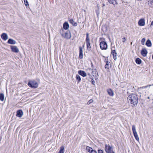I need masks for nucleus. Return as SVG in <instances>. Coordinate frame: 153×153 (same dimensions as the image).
I'll return each mask as SVG.
<instances>
[{"mask_svg": "<svg viewBox=\"0 0 153 153\" xmlns=\"http://www.w3.org/2000/svg\"><path fill=\"white\" fill-rule=\"evenodd\" d=\"M110 64V62L108 61H106V64L105 66V69H108L109 68V65Z\"/></svg>", "mask_w": 153, "mask_h": 153, "instance_id": "aec40b11", "label": "nucleus"}, {"mask_svg": "<svg viewBox=\"0 0 153 153\" xmlns=\"http://www.w3.org/2000/svg\"><path fill=\"white\" fill-rule=\"evenodd\" d=\"M152 85H153V84H152V85H148L147 86H145V87H145V88H147V87H150V86H152Z\"/></svg>", "mask_w": 153, "mask_h": 153, "instance_id": "4c0bfd02", "label": "nucleus"}, {"mask_svg": "<svg viewBox=\"0 0 153 153\" xmlns=\"http://www.w3.org/2000/svg\"><path fill=\"white\" fill-rule=\"evenodd\" d=\"M111 54H112L114 60H116L117 59V53L116 52L115 50H113L111 51Z\"/></svg>", "mask_w": 153, "mask_h": 153, "instance_id": "9b49d317", "label": "nucleus"}, {"mask_svg": "<svg viewBox=\"0 0 153 153\" xmlns=\"http://www.w3.org/2000/svg\"><path fill=\"white\" fill-rule=\"evenodd\" d=\"M108 2L110 4H117L116 0H108Z\"/></svg>", "mask_w": 153, "mask_h": 153, "instance_id": "a878e982", "label": "nucleus"}, {"mask_svg": "<svg viewBox=\"0 0 153 153\" xmlns=\"http://www.w3.org/2000/svg\"><path fill=\"white\" fill-rule=\"evenodd\" d=\"M76 79L77 80H78V82L79 83L81 81V79L80 76L79 75H76Z\"/></svg>", "mask_w": 153, "mask_h": 153, "instance_id": "bb28decb", "label": "nucleus"}, {"mask_svg": "<svg viewBox=\"0 0 153 153\" xmlns=\"http://www.w3.org/2000/svg\"><path fill=\"white\" fill-rule=\"evenodd\" d=\"M105 151L107 153H113L114 152L113 151L112 146H110L109 144H105Z\"/></svg>", "mask_w": 153, "mask_h": 153, "instance_id": "7ed1b4c3", "label": "nucleus"}, {"mask_svg": "<svg viewBox=\"0 0 153 153\" xmlns=\"http://www.w3.org/2000/svg\"><path fill=\"white\" fill-rule=\"evenodd\" d=\"M93 102V100L92 99H91L89 100V101L87 102V105H89L92 102Z\"/></svg>", "mask_w": 153, "mask_h": 153, "instance_id": "2f4dec72", "label": "nucleus"}, {"mask_svg": "<svg viewBox=\"0 0 153 153\" xmlns=\"http://www.w3.org/2000/svg\"><path fill=\"white\" fill-rule=\"evenodd\" d=\"M138 24L139 26H144L145 25V20L143 19H140L138 22Z\"/></svg>", "mask_w": 153, "mask_h": 153, "instance_id": "1a4fd4ad", "label": "nucleus"}, {"mask_svg": "<svg viewBox=\"0 0 153 153\" xmlns=\"http://www.w3.org/2000/svg\"><path fill=\"white\" fill-rule=\"evenodd\" d=\"M86 150L88 152L91 153L93 150V149L92 148L90 147L89 146H87L86 147Z\"/></svg>", "mask_w": 153, "mask_h": 153, "instance_id": "cd10ccee", "label": "nucleus"}, {"mask_svg": "<svg viewBox=\"0 0 153 153\" xmlns=\"http://www.w3.org/2000/svg\"><path fill=\"white\" fill-rule=\"evenodd\" d=\"M146 45L148 47H151L152 44L151 41L149 39H148L146 42Z\"/></svg>", "mask_w": 153, "mask_h": 153, "instance_id": "6ab92c4d", "label": "nucleus"}, {"mask_svg": "<svg viewBox=\"0 0 153 153\" xmlns=\"http://www.w3.org/2000/svg\"><path fill=\"white\" fill-rule=\"evenodd\" d=\"M90 45L91 44L90 42L86 43L87 48V49H90V50L91 48Z\"/></svg>", "mask_w": 153, "mask_h": 153, "instance_id": "c85d7f7f", "label": "nucleus"}, {"mask_svg": "<svg viewBox=\"0 0 153 153\" xmlns=\"http://www.w3.org/2000/svg\"><path fill=\"white\" fill-rule=\"evenodd\" d=\"M78 73L79 74L82 76L83 77H85L86 76L87 74L86 73L85 71L82 70H79L78 71Z\"/></svg>", "mask_w": 153, "mask_h": 153, "instance_id": "f8f14e48", "label": "nucleus"}, {"mask_svg": "<svg viewBox=\"0 0 153 153\" xmlns=\"http://www.w3.org/2000/svg\"><path fill=\"white\" fill-rule=\"evenodd\" d=\"M115 153L114 152V153Z\"/></svg>", "mask_w": 153, "mask_h": 153, "instance_id": "49530a36", "label": "nucleus"}, {"mask_svg": "<svg viewBox=\"0 0 153 153\" xmlns=\"http://www.w3.org/2000/svg\"><path fill=\"white\" fill-rule=\"evenodd\" d=\"M1 38L4 40H6L8 39L7 34L5 33H3L1 35Z\"/></svg>", "mask_w": 153, "mask_h": 153, "instance_id": "ddd939ff", "label": "nucleus"}, {"mask_svg": "<svg viewBox=\"0 0 153 153\" xmlns=\"http://www.w3.org/2000/svg\"><path fill=\"white\" fill-rule=\"evenodd\" d=\"M62 36L64 38L67 39H70L71 37V34L70 31H67L64 34H61Z\"/></svg>", "mask_w": 153, "mask_h": 153, "instance_id": "423d86ee", "label": "nucleus"}, {"mask_svg": "<svg viewBox=\"0 0 153 153\" xmlns=\"http://www.w3.org/2000/svg\"><path fill=\"white\" fill-rule=\"evenodd\" d=\"M28 85L30 88H35L38 87V83L34 80L29 81L28 83Z\"/></svg>", "mask_w": 153, "mask_h": 153, "instance_id": "f03ea898", "label": "nucleus"}, {"mask_svg": "<svg viewBox=\"0 0 153 153\" xmlns=\"http://www.w3.org/2000/svg\"><path fill=\"white\" fill-rule=\"evenodd\" d=\"M122 39V42H125L126 40V38L125 37H123Z\"/></svg>", "mask_w": 153, "mask_h": 153, "instance_id": "72a5a7b5", "label": "nucleus"}, {"mask_svg": "<svg viewBox=\"0 0 153 153\" xmlns=\"http://www.w3.org/2000/svg\"><path fill=\"white\" fill-rule=\"evenodd\" d=\"M132 127L134 135L136 140L138 141L139 140V139L136 130L135 126L134 125H133L132 126Z\"/></svg>", "mask_w": 153, "mask_h": 153, "instance_id": "39448f33", "label": "nucleus"}, {"mask_svg": "<svg viewBox=\"0 0 153 153\" xmlns=\"http://www.w3.org/2000/svg\"><path fill=\"white\" fill-rule=\"evenodd\" d=\"M92 70L91 69V68H88L87 69V71H89V72H91V71Z\"/></svg>", "mask_w": 153, "mask_h": 153, "instance_id": "ea45409f", "label": "nucleus"}, {"mask_svg": "<svg viewBox=\"0 0 153 153\" xmlns=\"http://www.w3.org/2000/svg\"><path fill=\"white\" fill-rule=\"evenodd\" d=\"M64 28L65 30H67L69 28V24L67 22H65L63 25Z\"/></svg>", "mask_w": 153, "mask_h": 153, "instance_id": "a211bd4d", "label": "nucleus"}, {"mask_svg": "<svg viewBox=\"0 0 153 153\" xmlns=\"http://www.w3.org/2000/svg\"><path fill=\"white\" fill-rule=\"evenodd\" d=\"M69 22L74 26H76L77 24L76 22H75L72 19H69Z\"/></svg>", "mask_w": 153, "mask_h": 153, "instance_id": "dca6fc26", "label": "nucleus"}, {"mask_svg": "<svg viewBox=\"0 0 153 153\" xmlns=\"http://www.w3.org/2000/svg\"><path fill=\"white\" fill-rule=\"evenodd\" d=\"M23 113L22 110H19L17 111L16 113V116L19 117H21L23 115Z\"/></svg>", "mask_w": 153, "mask_h": 153, "instance_id": "9d476101", "label": "nucleus"}, {"mask_svg": "<svg viewBox=\"0 0 153 153\" xmlns=\"http://www.w3.org/2000/svg\"><path fill=\"white\" fill-rule=\"evenodd\" d=\"M107 92L108 94L111 96H113L114 95V93L112 90L111 89H108L107 90Z\"/></svg>", "mask_w": 153, "mask_h": 153, "instance_id": "f3484780", "label": "nucleus"}, {"mask_svg": "<svg viewBox=\"0 0 153 153\" xmlns=\"http://www.w3.org/2000/svg\"><path fill=\"white\" fill-rule=\"evenodd\" d=\"M16 42L15 40L11 39H9L7 41V43L10 44H15Z\"/></svg>", "mask_w": 153, "mask_h": 153, "instance_id": "2eb2a0df", "label": "nucleus"}, {"mask_svg": "<svg viewBox=\"0 0 153 153\" xmlns=\"http://www.w3.org/2000/svg\"><path fill=\"white\" fill-rule=\"evenodd\" d=\"M98 153H103V151L102 150L99 149L98 150Z\"/></svg>", "mask_w": 153, "mask_h": 153, "instance_id": "f704fd0d", "label": "nucleus"}, {"mask_svg": "<svg viewBox=\"0 0 153 153\" xmlns=\"http://www.w3.org/2000/svg\"><path fill=\"white\" fill-rule=\"evenodd\" d=\"M96 13H97V15L98 16V14L99 13V10H97L96 11Z\"/></svg>", "mask_w": 153, "mask_h": 153, "instance_id": "a19ab883", "label": "nucleus"}, {"mask_svg": "<svg viewBox=\"0 0 153 153\" xmlns=\"http://www.w3.org/2000/svg\"><path fill=\"white\" fill-rule=\"evenodd\" d=\"M91 153H97V152L96 150H93Z\"/></svg>", "mask_w": 153, "mask_h": 153, "instance_id": "e433bc0d", "label": "nucleus"}, {"mask_svg": "<svg viewBox=\"0 0 153 153\" xmlns=\"http://www.w3.org/2000/svg\"><path fill=\"white\" fill-rule=\"evenodd\" d=\"M100 48L102 50H106L108 47L107 43L104 41H102L100 42Z\"/></svg>", "mask_w": 153, "mask_h": 153, "instance_id": "20e7f679", "label": "nucleus"}, {"mask_svg": "<svg viewBox=\"0 0 153 153\" xmlns=\"http://www.w3.org/2000/svg\"><path fill=\"white\" fill-rule=\"evenodd\" d=\"M60 150L59 152L58 153H64V146H62L60 147Z\"/></svg>", "mask_w": 153, "mask_h": 153, "instance_id": "4be33fe9", "label": "nucleus"}, {"mask_svg": "<svg viewBox=\"0 0 153 153\" xmlns=\"http://www.w3.org/2000/svg\"><path fill=\"white\" fill-rule=\"evenodd\" d=\"M79 57L80 59H82L83 58V54L82 53V48L81 47H79Z\"/></svg>", "mask_w": 153, "mask_h": 153, "instance_id": "4468645a", "label": "nucleus"}, {"mask_svg": "<svg viewBox=\"0 0 153 153\" xmlns=\"http://www.w3.org/2000/svg\"><path fill=\"white\" fill-rule=\"evenodd\" d=\"M87 74H88V76H89V78H92V76L91 75V74H90V73L88 72H87Z\"/></svg>", "mask_w": 153, "mask_h": 153, "instance_id": "c9c22d12", "label": "nucleus"}, {"mask_svg": "<svg viewBox=\"0 0 153 153\" xmlns=\"http://www.w3.org/2000/svg\"><path fill=\"white\" fill-rule=\"evenodd\" d=\"M148 4L149 6L153 7V0H149L148 1Z\"/></svg>", "mask_w": 153, "mask_h": 153, "instance_id": "412c9836", "label": "nucleus"}, {"mask_svg": "<svg viewBox=\"0 0 153 153\" xmlns=\"http://www.w3.org/2000/svg\"><path fill=\"white\" fill-rule=\"evenodd\" d=\"M148 53V51L145 48L142 49L141 51V54L144 57L146 56Z\"/></svg>", "mask_w": 153, "mask_h": 153, "instance_id": "0eeeda50", "label": "nucleus"}, {"mask_svg": "<svg viewBox=\"0 0 153 153\" xmlns=\"http://www.w3.org/2000/svg\"><path fill=\"white\" fill-rule=\"evenodd\" d=\"M145 40L146 39L145 38H143L142 39L141 42V44L142 45H144Z\"/></svg>", "mask_w": 153, "mask_h": 153, "instance_id": "c756f323", "label": "nucleus"}, {"mask_svg": "<svg viewBox=\"0 0 153 153\" xmlns=\"http://www.w3.org/2000/svg\"><path fill=\"white\" fill-rule=\"evenodd\" d=\"M91 67L92 68H94V66H93V64L92 63H91Z\"/></svg>", "mask_w": 153, "mask_h": 153, "instance_id": "c03bdc74", "label": "nucleus"}, {"mask_svg": "<svg viewBox=\"0 0 153 153\" xmlns=\"http://www.w3.org/2000/svg\"><path fill=\"white\" fill-rule=\"evenodd\" d=\"M11 48L12 51L14 52L18 53L19 52V50L17 47L16 46H11Z\"/></svg>", "mask_w": 153, "mask_h": 153, "instance_id": "6e6552de", "label": "nucleus"}, {"mask_svg": "<svg viewBox=\"0 0 153 153\" xmlns=\"http://www.w3.org/2000/svg\"><path fill=\"white\" fill-rule=\"evenodd\" d=\"M4 99V94L3 93L0 94V100L1 101H3Z\"/></svg>", "mask_w": 153, "mask_h": 153, "instance_id": "b1692460", "label": "nucleus"}, {"mask_svg": "<svg viewBox=\"0 0 153 153\" xmlns=\"http://www.w3.org/2000/svg\"><path fill=\"white\" fill-rule=\"evenodd\" d=\"M153 25V21H152V22L151 23V25H150V27H151Z\"/></svg>", "mask_w": 153, "mask_h": 153, "instance_id": "79ce46f5", "label": "nucleus"}, {"mask_svg": "<svg viewBox=\"0 0 153 153\" xmlns=\"http://www.w3.org/2000/svg\"><path fill=\"white\" fill-rule=\"evenodd\" d=\"M92 74L93 75V76H96V71L95 70L92 71Z\"/></svg>", "mask_w": 153, "mask_h": 153, "instance_id": "7c9ffc66", "label": "nucleus"}, {"mask_svg": "<svg viewBox=\"0 0 153 153\" xmlns=\"http://www.w3.org/2000/svg\"><path fill=\"white\" fill-rule=\"evenodd\" d=\"M127 100L129 102L133 104V107L137 105L138 102L137 96L134 94L129 95L128 97Z\"/></svg>", "mask_w": 153, "mask_h": 153, "instance_id": "f257e3e1", "label": "nucleus"}, {"mask_svg": "<svg viewBox=\"0 0 153 153\" xmlns=\"http://www.w3.org/2000/svg\"><path fill=\"white\" fill-rule=\"evenodd\" d=\"M145 87H145V86H143V87H140V88H143H143H145Z\"/></svg>", "mask_w": 153, "mask_h": 153, "instance_id": "37998d69", "label": "nucleus"}, {"mask_svg": "<svg viewBox=\"0 0 153 153\" xmlns=\"http://www.w3.org/2000/svg\"><path fill=\"white\" fill-rule=\"evenodd\" d=\"M90 39L89 37V34L88 33H86V43L90 42Z\"/></svg>", "mask_w": 153, "mask_h": 153, "instance_id": "5701e85b", "label": "nucleus"}, {"mask_svg": "<svg viewBox=\"0 0 153 153\" xmlns=\"http://www.w3.org/2000/svg\"><path fill=\"white\" fill-rule=\"evenodd\" d=\"M91 81L92 82V83L93 85H94L95 82L93 80V78H91Z\"/></svg>", "mask_w": 153, "mask_h": 153, "instance_id": "473e14b6", "label": "nucleus"}, {"mask_svg": "<svg viewBox=\"0 0 153 153\" xmlns=\"http://www.w3.org/2000/svg\"><path fill=\"white\" fill-rule=\"evenodd\" d=\"M147 98H148V99H149V97H147Z\"/></svg>", "mask_w": 153, "mask_h": 153, "instance_id": "a18cd8bd", "label": "nucleus"}, {"mask_svg": "<svg viewBox=\"0 0 153 153\" xmlns=\"http://www.w3.org/2000/svg\"><path fill=\"white\" fill-rule=\"evenodd\" d=\"M25 4L26 6H27L28 5V2L27 1H25Z\"/></svg>", "mask_w": 153, "mask_h": 153, "instance_id": "58836bf2", "label": "nucleus"}, {"mask_svg": "<svg viewBox=\"0 0 153 153\" xmlns=\"http://www.w3.org/2000/svg\"><path fill=\"white\" fill-rule=\"evenodd\" d=\"M135 62L138 64H140L141 63V60L139 58H137L136 59Z\"/></svg>", "mask_w": 153, "mask_h": 153, "instance_id": "393cba45", "label": "nucleus"}]
</instances>
